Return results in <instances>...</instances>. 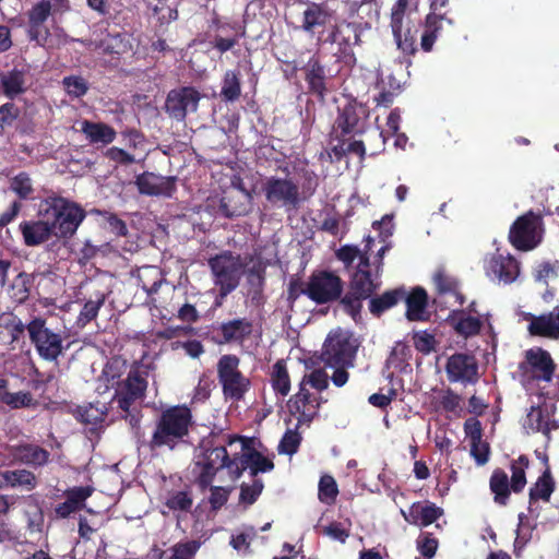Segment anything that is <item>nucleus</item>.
I'll return each instance as SVG.
<instances>
[{"mask_svg": "<svg viewBox=\"0 0 559 559\" xmlns=\"http://www.w3.org/2000/svg\"><path fill=\"white\" fill-rule=\"evenodd\" d=\"M490 489L495 493V501L506 504L509 497V478L502 469H496L490 478Z\"/></svg>", "mask_w": 559, "mask_h": 559, "instance_id": "58836bf2", "label": "nucleus"}, {"mask_svg": "<svg viewBox=\"0 0 559 559\" xmlns=\"http://www.w3.org/2000/svg\"><path fill=\"white\" fill-rule=\"evenodd\" d=\"M1 88L9 98H14L25 91V78L21 71L12 70L1 74Z\"/></svg>", "mask_w": 559, "mask_h": 559, "instance_id": "72a5a7b5", "label": "nucleus"}, {"mask_svg": "<svg viewBox=\"0 0 559 559\" xmlns=\"http://www.w3.org/2000/svg\"><path fill=\"white\" fill-rule=\"evenodd\" d=\"M406 297V293L403 289H395L386 292L378 298L370 300V311L373 314L379 316L384 310L394 306L399 300Z\"/></svg>", "mask_w": 559, "mask_h": 559, "instance_id": "4c0bfd02", "label": "nucleus"}, {"mask_svg": "<svg viewBox=\"0 0 559 559\" xmlns=\"http://www.w3.org/2000/svg\"><path fill=\"white\" fill-rule=\"evenodd\" d=\"M136 186L142 194L171 197L175 191V179L146 173L136 178Z\"/></svg>", "mask_w": 559, "mask_h": 559, "instance_id": "4be33fe9", "label": "nucleus"}, {"mask_svg": "<svg viewBox=\"0 0 559 559\" xmlns=\"http://www.w3.org/2000/svg\"><path fill=\"white\" fill-rule=\"evenodd\" d=\"M359 41L356 25L346 23L338 25L331 34V44L336 46L334 55L344 59H353V46Z\"/></svg>", "mask_w": 559, "mask_h": 559, "instance_id": "412c9836", "label": "nucleus"}, {"mask_svg": "<svg viewBox=\"0 0 559 559\" xmlns=\"http://www.w3.org/2000/svg\"><path fill=\"white\" fill-rule=\"evenodd\" d=\"M51 5L49 1H41L36 4L29 13V36L39 45H45L48 33L43 28L44 22L50 15Z\"/></svg>", "mask_w": 559, "mask_h": 559, "instance_id": "a878e982", "label": "nucleus"}, {"mask_svg": "<svg viewBox=\"0 0 559 559\" xmlns=\"http://www.w3.org/2000/svg\"><path fill=\"white\" fill-rule=\"evenodd\" d=\"M358 342L349 331H332L323 346L322 359L329 367H352Z\"/></svg>", "mask_w": 559, "mask_h": 559, "instance_id": "423d86ee", "label": "nucleus"}, {"mask_svg": "<svg viewBox=\"0 0 559 559\" xmlns=\"http://www.w3.org/2000/svg\"><path fill=\"white\" fill-rule=\"evenodd\" d=\"M3 403L13 408L26 407L32 405L33 397L28 392H8V394H5L3 397Z\"/></svg>", "mask_w": 559, "mask_h": 559, "instance_id": "680f3d73", "label": "nucleus"}, {"mask_svg": "<svg viewBox=\"0 0 559 559\" xmlns=\"http://www.w3.org/2000/svg\"><path fill=\"white\" fill-rule=\"evenodd\" d=\"M320 533L333 540L345 543L349 536V522H332L325 526H319Z\"/></svg>", "mask_w": 559, "mask_h": 559, "instance_id": "c03bdc74", "label": "nucleus"}, {"mask_svg": "<svg viewBox=\"0 0 559 559\" xmlns=\"http://www.w3.org/2000/svg\"><path fill=\"white\" fill-rule=\"evenodd\" d=\"M239 359L234 355H224L217 364L218 379L227 399L239 401L248 391L250 382L239 371Z\"/></svg>", "mask_w": 559, "mask_h": 559, "instance_id": "9d476101", "label": "nucleus"}, {"mask_svg": "<svg viewBox=\"0 0 559 559\" xmlns=\"http://www.w3.org/2000/svg\"><path fill=\"white\" fill-rule=\"evenodd\" d=\"M537 336L559 341V307L548 313L540 314L533 325Z\"/></svg>", "mask_w": 559, "mask_h": 559, "instance_id": "c85d7f7f", "label": "nucleus"}, {"mask_svg": "<svg viewBox=\"0 0 559 559\" xmlns=\"http://www.w3.org/2000/svg\"><path fill=\"white\" fill-rule=\"evenodd\" d=\"M408 0H397L391 14V27L397 47L406 52L412 53L415 51V34L417 29L415 25L411 26V20L405 19V10Z\"/></svg>", "mask_w": 559, "mask_h": 559, "instance_id": "f8f14e48", "label": "nucleus"}, {"mask_svg": "<svg viewBox=\"0 0 559 559\" xmlns=\"http://www.w3.org/2000/svg\"><path fill=\"white\" fill-rule=\"evenodd\" d=\"M257 535L253 527H246L237 535H233L230 545L238 551H245L249 548L250 543Z\"/></svg>", "mask_w": 559, "mask_h": 559, "instance_id": "13d9d810", "label": "nucleus"}, {"mask_svg": "<svg viewBox=\"0 0 559 559\" xmlns=\"http://www.w3.org/2000/svg\"><path fill=\"white\" fill-rule=\"evenodd\" d=\"M63 85L69 95L80 97L87 91L86 82L82 78L69 76L63 79Z\"/></svg>", "mask_w": 559, "mask_h": 559, "instance_id": "69168bd1", "label": "nucleus"}, {"mask_svg": "<svg viewBox=\"0 0 559 559\" xmlns=\"http://www.w3.org/2000/svg\"><path fill=\"white\" fill-rule=\"evenodd\" d=\"M166 506L173 511H188L192 506V499L188 493L177 491L167 499Z\"/></svg>", "mask_w": 559, "mask_h": 559, "instance_id": "052dcab7", "label": "nucleus"}, {"mask_svg": "<svg viewBox=\"0 0 559 559\" xmlns=\"http://www.w3.org/2000/svg\"><path fill=\"white\" fill-rule=\"evenodd\" d=\"M240 82L234 71H227L224 76L222 95L226 100H235L240 95Z\"/></svg>", "mask_w": 559, "mask_h": 559, "instance_id": "3c124183", "label": "nucleus"}, {"mask_svg": "<svg viewBox=\"0 0 559 559\" xmlns=\"http://www.w3.org/2000/svg\"><path fill=\"white\" fill-rule=\"evenodd\" d=\"M209 263L214 284L219 287V299L216 300V306H221L222 299L238 286L243 273V264L238 255L227 252L212 258Z\"/></svg>", "mask_w": 559, "mask_h": 559, "instance_id": "39448f33", "label": "nucleus"}, {"mask_svg": "<svg viewBox=\"0 0 559 559\" xmlns=\"http://www.w3.org/2000/svg\"><path fill=\"white\" fill-rule=\"evenodd\" d=\"M12 297L17 301H23L28 295V277L25 274H19L12 284Z\"/></svg>", "mask_w": 559, "mask_h": 559, "instance_id": "774afa93", "label": "nucleus"}, {"mask_svg": "<svg viewBox=\"0 0 559 559\" xmlns=\"http://www.w3.org/2000/svg\"><path fill=\"white\" fill-rule=\"evenodd\" d=\"M79 416L85 424L97 425L105 419L106 406L104 403L90 404L79 409Z\"/></svg>", "mask_w": 559, "mask_h": 559, "instance_id": "09e8293b", "label": "nucleus"}, {"mask_svg": "<svg viewBox=\"0 0 559 559\" xmlns=\"http://www.w3.org/2000/svg\"><path fill=\"white\" fill-rule=\"evenodd\" d=\"M105 52L121 55L131 50V38L127 34H108L100 43Z\"/></svg>", "mask_w": 559, "mask_h": 559, "instance_id": "f704fd0d", "label": "nucleus"}, {"mask_svg": "<svg viewBox=\"0 0 559 559\" xmlns=\"http://www.w3.org/2000/svg\"><path fill=\"white\" fill-rule=\"evenodd\" d=\"M379 286V266L372 272L368 259L361 258L353 275L352 294L345 296L342 304L350 312H355L360 308V299L368 298Z\"/></svg>", "mask_w": 559, "mask_h": 559, "instance_id": "6e6552de", "label": "nucleus"}, {"mask_svg": "<svg viewBox=\"0 0 559 559\" xmlns=\"http://www.w3.org/2000/svg\"><path fill=\"white\" fill-rule=\"evenodd\" d=\"M300 385H304V388L310 385L318 392H321L329 385V374L323 369H316L304 376Z\"/></svg>", "mask_w": 559, "mask_h": 559, "instance_id": "864d4df0", "label": "nucleus"}, {"mask_svg": "<svg viewBox=\"0 0 559 559\" xmlns=\"http://www.w3.org/2000/svg\"><path fill=\"white\" fill-rule=\"evenodd\" d=\"M414 344L419 352L428 354L435 349L436 341L433 335L421 331L414 334Z\"/></svg>", "mask_w": 559, "mask_h": 559, "instance_id": "338daca9", "label": "nucleus"}, {"mask_svg": "<svg viewBox=\"0 0 559 559\" xmlns=\"http://www.w3.org/2000/svg\"><path fill=\"white\" fill-rule=\"evenodd\" d=\"M252 331V324L246 319H236L221 325L225 342H241Z\"/></svg>", "mask_w": 559, "mask_h": 559, "instance_id": "2f4dec72", "label": "nucleus"}, {"mask_svg": "<svg viewBox=\"0 0 559 559\" xmlns=\"http://www.w3.org/2000/svg\"><path fill=\"white\" fill-rule=\"evenodd\" d=\"M104 301H105V296L103 294L98 295L96 299L86 301L79 314L78 323L81 326H84L90 321L95 319L98 313V310L103 306Z\"/></svg>", "mask_w": 559, "mask_h": 559, "instance_id": "603ef678", "label": "nucleus"}, {"mask_svg": "<svg viewBox=\"0 0 559 559\" xmlns=\"http://www.w3.org/2000/svg\"><path fill=\"white\" fill-rule=\"evenodd\" d=\"M273 467L271 460L254 450L251 440L237 436H228L223 443L203 449L195 462L201 487L210 486L215 477L219 481H235L247 468L255 475Z\"/></svg>", "mask_w": 559, "mask_h": 559, "instance_id": "f257e3e1", "label": "nucleus"}, {"mask_svg": "<svg viewBox=\"0 0 559 559\" xmlns=\"http://www.w3.org/2000/svg\"><path fill=\"white\" fill-rule=\"evenodd\" d=\"M338 493L335 479L330 475H324L319 481V499L321 502L332 504Z\"/></svg>", "mask_w": 559, "mask_h": 559, "instance_id": "8fccbe9b", "label": "nucleus"}, {"mask_svg": "<svg viewBox=\"0 0 559 559\" xmlns=\"http://www.w3.org/2000/svg\"><path fill=\"white\" fill-rule=\"evenodd\" d=\"M94 492V488L92 486H84V487H73L71 489H68L64 495L66 498L71 499L79 509L84 508L85 500L92 496Z\"/></svg>", "mask_w": 559, "mask_h": 559, "instance_id": "e2e57ef3", "label": "nucleus"}, {"mask_svg": "<svg viewBox=\"0 0 559 559\" xmlns=\"http://www.w3.org/2000/svg\"><path fill=\"white\" fill-rule=\"evenodd\" d=\"M263 190L266 200L275 206L295 207L299 201L298 186L287 178H270Z\"/></svg>", "mask_w": 559, "mask_h": 559, "instance_id": "ddd939ff", "label": "nucleus"}, {"mask_svg": "<svg viewBox=\"0 0 559 559\" xmlns=\"http://www.w3.org/2000/svg\"><path fill=\"white\" fill-rule=\"evenodd\" d=\"M433 282L438 289V297L435 299V302L445 307L463 305V295L457 289V284L453 277L443 271H438L433 276Z\"/></svg>", "mask_w": 559, "mask_h": 559, "instance_id": "aec40b11", "label": "nucleus"}, {"mask_svg": "<svg viewBox=\"0 0 559 559\" xmlns=\"http://www.w3.org/2000/svg\"><path fill=\"white\" fill-rule=\"evenodd\" d=\"M10 188L21 199H27L33 192V183L28 175L21 173L16 175L12 180Z\"/></svg>", "mask_w": 559, "mask_h": 559, "instance_id": "5fc2aeb1", "label": "nucleus"}, {"mask_svg": "<svg viewBox=\"0 0 559 559\" xmlns=\"http://www.w3.org/2000/svg\"><path fill=\"white\" fill-rule=\"evenodd\" d=\"M554 413L555 405L551 402L544 401L537 406L533 405L523 419V428L527 433L542 432L548 436L551 430L558 428Z\"/></svg>", "mask_w": 559, "mask_h": 559, "instance_id": "4468645a", "label": "nucleus"}, {"mask_svg": "<svg viewBox=\"0 0 559 559\" xmlns=\"http://www.w3.org/2000/svg\"><path fill=\"white\" fill-rule=\"evenodd\" d=\"M323 74V68L316 60H310L308 63L306 78L311 90L318 94H322L324 90Z\"/></svg>", "mask_w": 559, "mask_h": 559, "instance_id": "a18cd8bd", "label": "nucleus"}, {"mask_svg": "<svg viewBox=\"0 0 559 559\" xmlns=\"http://www.w3.org/2000/svg\"><path fill=\"white\" fill-rule=\"evenodd\" d=\"M342 289V282L337 275L321 271L311 275L305 294L317 304H326L337 299Z\"/></svg>", "mask_w": 559, "mask_h": 559, "instance_id": "9b49d317", "label": "nucleus"}, {"mask_svg": "<svg viewBox=\"0 0 559 559\" xmlns=\"http://www.w3.org/2000/svg\"><path fill=\"white\" fill-rule=\"evenodd\" d=\"M240 199H242L246 203H234V197L224 198L221 201L219 211L226 216V217H234V216H240L248 212V203H249V195L243 193H237Z\"/></svg>", "mask_w": 559, "mask_h": 559, "instance_id": "37998d69", "label": "nucleus"}, {"mask_svg": "<svg viewBox=\"0 0 559 559\" xmlns=\"http://www.w3.org/2000/svg\"><path fill=\"white\" fill-rule=\"evenodd\" d=\"M198 548L197 542L177 544L170 549L171 554L167 559H192Z\"/></svg>", "mask_w": 559, "mask_h": 559, "instance_id": "4d7b16f0", "label": "nucleus"}, {"mask_svg": "<svg viewBox=\"0 0 559 559\" xmlns=\"http://www.w3.org/2000/svg\"><path fill=\"white\" fill-rule=\"evenodd\" d=\"M20 230L26 246L34 247L48 241L55 231L50 221L41 217L37 221H25L20 224Z\"/></svg>", "mask_w": 559, "mask_h": 559, "instance_id": "5701e85b", "label": "nucleus"}, {"mask_svg": "<svg viewBox=\"0 0 559 559\" xmlns=\"http://www.w3.org/2000/svg\"><path fill=\"white\" fill-rule=\"evenodd\" d=\"M36 485V477L29 471L14 469L0 472V488L20 487L25 490H32Z\"/></svg>", "mask_w": 559, "mask_h": 559, "instance_id": "cd10ccee", "label": "nucleus"}, {"mask_svg": "<svg viewBox=\"0 0 559 559\" xmlns=\"http://www.w3.org/2000/svg\"><path fill=\"white\" fill-rule=\"evenodd\" d=\"M38 214L50 221L55 236L71 237L85 218V211L75 202L62 197H49L39 204Z\"/></svg>", "mask_w": 559, "mask_h": 559, "instance_id": "7ed1b4c3", "label": "nucleus"}, {"mask_svg": "<svg viewBox=\"0 0 559 559\" xmlns=\"http://www.w3.org/2000/svg\"><path fill=\"white\" fill-rule=\"evenodd\" d=\"M328 21V13L318 4H310L304 11L302 28L312 32L316 26H322Z\"/></svg>", "mask_w": 559, "mask_h": 559, "instance_id": "ea45409f", "label": "nucleus"}, {"mask_svg": "<svg viewBox=\"0 0 559 559\" xmlns=\"http://www.w3.org/2000/svg\"><path fill=\"white\" fill-rule=\"evenodd\" d=\"M406 316L411 321H419L426 318L427 294L423 288H415L406 297Z\"/></svg>", "mask_w": 559, "mask_h": 559, "instance_id": "7c9ffc66", "label": "nucleus"}, {"mask_svg": "<svg viewBox=\"0 0 559 559\" xmlns=\"http://www.w3.org/2000/svg\"><path fill=\"white\" fill-rule=\"evenodd\" d=\"M486 274L498 283L510 284L520 273L518 261L510 254L496 253L486 261Z\"/></svg>", "mask_w": 559, "mask_h": 559, "instance_id": "a211bd4d", "label": "nucleus"}, {"mask_svg": "<svg viewBox=\"0 0 559 559\" xmlns=\"http://www.w3.org/2000/svg\"><path fill=\"white\" fill-rule=\"evenodd\" d=\"M147 382L138 370H131L126 380L117 383L114 401L128 412L131 404L144 395Z\"/></svg>", "mask_w": 559, "mask_h": 559, "instance_id": "dca6fc26", "label": "nucleus"}, {"mask_svg": "<svg viewBox=\"0 0 559 559\" xmlns=\"http://www.w3.org/2000/svg\"><path fill=\"white\" fill-rule=\"evenodd\" d=\"M272 384L282 396L287 395L290 390L289 376L285 364L281 360L273 366Z\"/></svg>", "mask_w": 559, "mask_h": 559, "instance_id": "a19ab883", "label": "nucleus"}, {"mask_svg": "<svg viewBox=\"0 0 559 559\" xmlns=\"http://www.w3.org/2000/svg\"><path fill=\"white\" fill-rule=\"evenodd\" d=\"M25 329L21 319L12 312L0 313V342L2 344H13L23 335Z\"/></svg>", "mask_w": 559, "mask_h": 559, "instance_id": "bb28decb", "label": "nucleus"}, {"mask_svg": "<svg viewBox=\"0 0 559 559\" xmlns=\"http://www.w3.org/2000/svg\"><path fill=\"white\" fill-rule=\"evenodd\" d=\"M81 130L92 143L108 144L115 140V130L105 123L83 121Z\"/></svg>", "mask_w": 559, "mask_h": 559, "instance_id": "c756f323", "label": "nucleus"}, {"mask_svg": "<svg viewBox=\"0 0 559 559\" xmlns=\"http://www.w3.org/2000/svg\"><path fill=\"white\" fill-rule=\"evenodd\" d=\"M445 371L452 382L473 383L478 378V366L474 356L468 354H454L447 362Z\"/></svg>", "mask_w": 559, "mask_h": 559, "instance_id": "f3484780", "label": "nucleus"}, {"mask_svg": "<svg viewBox=\"0 0 559 559\" xmlns=\"http://www.w3.org/2000/svg\"><path fill=\"white\" fill-rule=\"evenodd\" d=\"M191 424L192 415L188 407L173 406L165 409L156 423L150 448L174 450L188 436Z\"/></svg>", "mask_w": 559, "mask_h": 559, "instance_id": "f03ea898", "label": "nucleus"}, {"mask_svg": "<svg viewBox=\"0 0 559 559\" xmlns=\"http://www.w3.org/2000/svg\"><path fill=\"white\" fill-rule=\"evenodd\" d=\"M26 330L32 344L43 359L53 361L62 354L63 346L60 334L50 330L44 319L34 318L26 325Z\"/></svg>", "mask_w": 559, "mask_h": 559, "instance_id": "1a4fd4ad", "label": "nucleus"}, {"mask_svg": "<svg viewBox=\"0 0 559 559\" xmlns=\"http://www.w3.org/2000/svg\"><path fill=\"white\" fill-rule=\"evenodd\" d=\"M544 233L542 216L527 212L512 224L509 239L516 249L531 251L542 242Z\"/></svg>", "mask_w": 559, "mask_h": 559, "instance_id": "0eeeda50", "label": "nucleus"}, {"mask_svg": "<svg viewBox=\"0 0 559 559\" xmlns=\"http://www.w3.org/2000/svg\"><path fill=\"white\" fill-rule=\"evenodd\" d=\"M142 282V288L148 294L156 293L162 285L160 271L155 266H145L140 271L139 275Z\"/></svg>", "mask_w": 559, "mask_h": 559, "instance_id": "79ce46f5", "label": "nucleus"}, {"mask_svg": "<svg viewBox=\"0 0 559 559\" xmlns=\"http://www.w3.org/2000/svg\"><path fill=\"white\" fill-rule=\"evenodd\" d=\"M442 17L429 14L426 19L425 29L421 34L420 46L425 51H430L440 31Z\"/></svg>", "mask_w": 559, "mask_h": 559, "instance_id": "e433bc0d", "label": "nucleus"}, {"mask_svg": "<svg viewBox=\"0 0 559 559\" xmlns=\"http://www.w3.org/2000/svg\"><path fill=\"white\" fill-rule=\"evenodd\" d=\"M528 461L524 456H520L511 465V488L514 492L521 491L526 485L525 468L527 467Z\"/></svg>", "mask_w": 559, "mask_h": 559, "instance_id": "49530a36", "label": "nucleus"}, {"mask_svg": "<svg viewBox=\"0 0 559 559\" xmlns=\"http://www.w3.org/2000/svg\"><path fill=\"white\" fill-rule=\"evenodd\" d=\"M300 443V436L294 431L288 430L282 438L278 444V452L283 454L293 455L296 453Z\"/></svg>", "mask_w": 559, "mask_h": 559, "instance_id": "bf43d9fd", "label": "nucleus"}, {"mask_svg": "<svg viewBox=\"0 0 559 559\" xmlns=\"http://www.w3.org/2000/svg\"><path fill=\"white\" fill-rule=\"evenodd\" d=\"M200 94L192 87H182L171 91L166 99V111L177 120H183L187 114L198 108Z\"/></svg>", "mask_w": 559, "mask_h": 559, "instance_id": "2eb2a0df", "label": "nucleus"}, {"mask_svg": "<svg viewBox=\"0 0 559 559\" xmlns=\"http://www.w3.org/2000/svg\"><path fill=\"white\" fill-rule=\"evenodd\" d=\"M556 364L549 352L542 347H533L525 352L519 365L520 381L527 391H534L543 383L552 380Z\"/></svg>", "mask_w": 559, "mask_h": 559, "instance_id": "20e7f679", "label": "nucleus"}, {"mask_svg": "<svg viewBox=\"0 0 559 559\" xmlns=\"http://www.w3.org/2000/svg\"><path fill=\"white\" fill-rule=\"evenodd\" d=\"M417 550L426 559H431L437 551L438 540L428 533H423L416 540Z\"/></svg>", "mask_w": 559, "mask_h": 559, "instance_id": "6e6d98bb", "label": "nucleus"}, {"mask_svg": "<svg viewBox=\"0 0 559 559\" xmlns=\"http://www.w3.org/2000/svg\"><path fill=\"white\" fill-rule=\"evenodd\" d=\"M364 115H365V109L361 106H357V105L346 106L342 110V112L337 119L338 127L342 128L343 131L346 133L358 132L361 129L360 120Z\"/></svg>", "mask_w": 559, "mask_h": 559, "instance_id": "473e14b6", "label": "nucleus"}, {"mask_svg": "<svg viewBox=\"0 0 559 559\" xmlns=\"http://www.w3.org/2000/svg\"><path fill=\"white\" fill-rule=\"evenodd\" d=\"M401 514L409 524L428 526L442 515V510L430 502H416L408 511L401 509Z\"/></svg>", "mask_w": 559, "mask_h": 559, "instance_id": "b1692460", "label": "nucleus"}, {"mask_svg": "<svg viewBox=\"0 0 559 559\" xmlns=\"http://www.w3.org/2000/svg\"><path fill=\"white\" fill-rule=\"evenodd\" d=\"M48 452L37 445L25 444L16 449L14 459L27 464L43 465L48 461Z\"/></svg>", "mask_w": 559, "mask_h": 559, "instance_id": "c9c22d12", "label": "nucleus"}, {"mask_svg": "<svg viewBox=\"0 0 559 559\" xmlns=\"http://www.w3.org/2000/svg\"><path fill=\"white\" fill-rule=\"evenodd\" d=\"M319 399L311 394L307 388L299 385V391L288 401L289 413L296 416L298 424L310 423L318 413Z\"/></svg>", "mask_w": 559, "mask_h": 559, "instance_id": "6ab92c4d", "label": "nucleus"}, {"mask_svg": "<svg viewBox=\"0 0 559 559\" xmlns=\"http://www.w3.org/2000/svg\"><path fill=\"white\" fill-rule=\"evenodd\" d=\"M448 322L459 335L465 338L478 334L481 328V321L478 317L463 310H453Z\"/></svg>", "mask_w": 559, "mask_h": 559, "instance_id": "393cba45", "label": "nucleus"}, {"mask_svg": "<svg viewBox=\"0 0 559 559\" xmlns=\"http://www.w3.org/2000/svg\"><path fill=\"white\" fill-rule=\"evenodd\" d=\"M124 361L120 359H111L103 370V378L107 382L106 389L109 388V384L114 386L116 384V378L119 377L121 369L124 367Z\"/></svg>", "mask_w": 559, "mask_h": 559, "instance_id": "0e129e2a", "label": "nucleus"}, {"mask_svg": "<svg viewBox=\"0 0 559 559\" xmlns=\"http://www.w3.org/2000/svg\"><path fill=\"white\" fill-rule=\"evenodd\" d=\"M554 491V481L548 472H545L531 488V499L548 500Z\"/></svg>", "mask_w": 559, "mask_h": 559, "instance_id": "de8ad7c7", "label": "nucleus"}]
</instances>
